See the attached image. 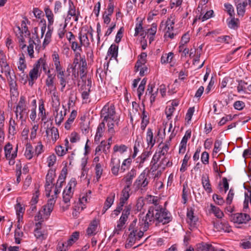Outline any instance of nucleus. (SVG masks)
I'll return each instance as SVG.
<instances>
[{"label": "nucleus", "mask_w": 251, "mask_h": 251, "mask_svg": "<svg viewBox=\"0 0 251 251\" xmlns=\"http://www.w3.org/2000/svg\"><path fill=\"white\" fill-rule=\"evenodd\" d=\"M171 220L170 213L161 205L149 208L146 216L140 221V224L143 226V230L146 231L152 223H155L156 226H159L160 224H167Z\"/></svg>", "instance_id": "nucleus-1"}, {"label": "nucleus", "mask_w": 251, "mask_h": 251, "mask_svg": "<svg viewBox=\"0 0 251 251\" xmlns=\"http://www.w3.org/2000/svg\"><path fill=\"white\" fill-rule=\"evenodd\" d=\"M52 57L55 71L57 73V77L59 79L60 84L61 86V91H63L68 82V77L70 75L69 74L68 75H65V70L60 64L59 55L56 53H54Z\"/></svg>", "instance_id": "nucleus-2"}, {"label": "nucleus", "mask_w": 251, "mask_h": 251, "mask_svg": "<svg viewBox=\"0 0 251 251\" xmlns=\"http://www.w3.org/2000/svg\"><path fill=\"white\" fill-rule=\"evenodd\" d=\"M100 117L103 118L102 122L116 123L118 122V117L116 114L115 107L113 104H105L100 111Z\"/></svg>", "instance_id": "nucleus-3"}, {"label": "nucleus", "mask_w": 251, "mask_h": 251, "mask_svg": "<svg viewBox=\"0 0 251 251\" xmlns=\"http://www.w3.org/2000/svg\"><path fill=\"white\" fill-rule=\"evenodd\" d=\"M14 112L16 115V119L21 121L22 125L25 121L27 117V107L25 104V98L23 96H21L20 100L17 104Z\"/></svg>", "instance_id": "nucleus-4"}, {"label": "nucleus", "mask_w": 251, "mask_h": 251, "mask_svg": "<svg viewBox=\"0 0 251 251\" xmlns=\"http://www.w3.org/2000/svg\"><path fill=\"white\" fill-rule=\"evenodd\" d=\"M249 215L246 213H237L231 215L230 220L231 222L239 224H246L251 220Z\"/></svg>", "instance_id": "nucleus-5"}, {"label": "nucleus", "mask_w": 251, "mask_h": 251, "mask_svg": "<svg viewBox=\"0 0 251 251\" xmlns=\"http://www.w3.org/2000/svg\"><path fill=\"white\" fill-rule=\"evenodd\" d=\"M149 179L150 178L146 175V173L143 172L136 179L135 185H136L137 187L140 188L142 190H146Z\"/></svg>", "instance_id": "nucleus-6"}, {"label": "nucleus", "mask_w": 251, "mask_h": 251, "mask_svg": "<svg viewBox=\"0 0 251 251\" xmlns=\"http://www.w3.org/2000/svg\"><path fill=\"white\" fill-rule=\"evenodd\" d=\"M0 66L2 73H4L6 76L10 75V68L6 61V57L2 50H0Z\"/></svg>", "instance_id": "nucleus-7"}, {"label": "nucleus", "mask_w": 251, "mask_h": 251, "mask_svg": "<svg viewBox=\"0 0 251 251\" xmlns=\"http://www.w3.org/2000/svg\"><path fill=\"white\" fill-rule=\"evenodd\" d=\"M136 219L133 220L129 226L128 230L130 231L129 233H133L134 238H135V240L138 241L143 236L144 232L141 230L138 231L137 227L136 226Z\"/></svg>", "instance_id": "nucleus-8"}, {"label": "nucleus", "mask_w": 251, "mask_h": 251, "mask_svg": "<svg viewBox=\"0 0 251 251\" xmlns=\"http://www.w3.org/2000/svg\"><path fill=\"white\" fill-rule=\"evenodd\" d=\"M56 196H55V198L52 197V198H50L48 200L47 203L42 207L43 211L44 212V215L47 217L46 218H48L49 216L53 210L56 201Z\"/></svg>", "instance_id": "nucleus-9"}, {"label": "nucleus", "mask_w": 251, "mask_h": 251, "mask_svg": "<svg viewBox=\"0 0 251 251\" xmlns=\"http://www.w3.org/2000/svg\"><path fill=\"white\" fill-rule=\"evenodd\" d=\"M5 157L6 158H15L17 155L18 146H17L14 151L12 145L9 143L4 146Z\"/></svg>", "instance_id": "nucleus-10"}, {"label": "nucleus", "mask_w": 251, "mask_h": 251, "mask_svg": "<svg viewBox=\"0 0 251 251\" xmlns=\"http://www.w3.org/2000/svg\"><path fill=\"white\" fill-rule=\"evenodd\" d=\"M38 65L35 63L33 65V68L30 71L29 73V84L33 83V81L36 80L38 77L40 76V72L37 67Z\"/></svg>", "instance_id": "nucleus-11"}, {"label": "nucleus", "mask_w": 251, "mask_h": 251, "mask_svg": "<svg viewBox=\"0 0 251 251\" xmlns=\"http://www.w3.org/2000/svg\"><path fill=\"white\" fill-rule=\"evenodd\" d=\"M234 1L237 4L236 6L238 16L243 17L245 12V7L249 4L248 0L241 2V0H234Z\"/></svg>", "instance_id": "nucleus-12"}, {"label": "nucleus", "mask_w": 251, "mask_h": 251, "mask_svg": "<svg viewBox=\"0 0 251 251\" xmlns=\"http://www.w3.org/2000/svg\"><path fill=\"white\" fill-rule=\"evenodd\" d=\"M7 77L8 83L10 86V90L11 94L15 96L16 94H18L17 92V85L16 83V81L15 80V76L12 77L10 75L6 76Z\"/></svg>", "instance_id": "nucleus-13"}, {"label": "nucleus", "mask_w": 251, "mask_h": 251, "mask_svg": "<svg viewBox=\"0 0 251 251\" xmlns=\"http://www.w3.org/2000/svg\"><path fill=\"white\" fill-rule=\"evenodd\" d=\"M201 183L203 188L208 193H210L212 191L211 185L210 182L209 176L208 175H203L201 176Z\"/></svg>", "instance_id": "nucleus-14"}, {"label": "nucleus", "mask_w": 251, "mask_h": 251, "mask_svg": "<svg viewBox=\"0 0 251 251\" xmlns=\"http://www.w3.org/2000/svg\"><path fill=\"white\" fill-rule=\"evenodd\" d=\"M115 197V194L114 193H111L107 197L106 200L104 202V206L102 210V214H104L106 211L109 209L111 205L113 204Z\"/></svg>", "instance_id": "nucleus-15"}, {"label": "nucleus", "mask_w": 251, "mask_h": 251, "mask_svg": "<svg viewBox=\"0 0 251 251\" xmlns=\"http://www.w3.org/2000/svg\"><path fill=\"white\" fill-rule=\"evenodd\" d=\"M49 95H50L52 103V106L54 108H57L60 106L59 98L56 89L47 92Z\"/></svg>", "instance_id": "nucleus-16"}, {"label": "nucleus", "mask_w": 251, "mask_h": 251, "mask_svg": "<svg viewBox=\"0 0 251 251\" xmlns=\"http://www.w3.org/2000/svg\"><path fill=\"white\" fill-rule=\"evenodd\" d=\"M158 162L160 169L162 170H164L166 167H171L172 165V162L170 161L168 156L166 155H160V159Z\"/></svg>", "instance_id": "nucleus-17"}, {"label": "nucleus", "mask_w": 251, "mask_h": 251, "mask_svg": "<svg viewBox=\"0 0 251 251\" xmlns=\"http://www.w3.org/2000/svg\"><path fill=\"white\" fill-rule=\"evenodd\" d=\"M160 160V156L158 154H154L152 160L151 162V170L152 173L155 172L160 169V166H159V162Z\"/></svg>", "instance_id": "nucleus-18"}, {"label": "nucleus", "mask_w": 251, "mask_h": 251, "mask_svg": "<svg viewBox=\"0 0 251 251\" xmlns=\"http://www.w3.org/2000/svg\"><path fill=\"white\" fill-rule=\"evenodd\" d=\"M160 160V156L158 154H154L152 160L151 162V170L152 173L155 172L160 169V166H159V162Z\"/></svg>", "instance_id": "nucleus-19"}, {"label": "nucleus", "mask_w": 251, "mask_h": 251, "mask_svg": "<svg viewBox=\"0 0 251 251\" xmlns=\"http://www.w3.org/2000/svg\"><path fill=\"white\" fill-rule=\"evenodd\" d=\"M105 132V124L104 122L100 123L97 129L95 137V141H99L102 137Z\"/></svg>", "instance_id": "nucleus-20"}, {"label": "nucleus", "mask_w": 251, "mask_h": 251, "mask_svg": "<svg viewBox=\"0 0 251 251\" xmlns=\"http://www.w3.org/2000/svg\"><path fill=\"white\" fill-rule=\"evenodd\" d=\"M58 107H59L57 108H54L55 111L56 112V115L55 116V122L56 124L60 125L64 119V117L66 115V110L64 111L63 113L62 110H59Z\"/></svg>", "instance_id": "nucleus-21"}, {"label": "nucleus", "mask_w": 251, "mask_h": 251, "mask_svg": "<svg viewBox=\"0 0 251 251\" xmlns=\"http://www.w3.org/2000/svg\"><path fill=\"white\" fill-rule=\"evenodd\" d=\"M80 78L84 81V78H85L86 76V69L87 66V63L85 58V57H80Z\"/></svg>", "instance_id": "nucleus-22"}, {"label": "nucleus", "mask_w": 251, "mask_h": 251, "mask_svg": "<svg viewBox=\"0 0 251 251\" xmlns=\"http://www.w3.org/2000/svg\"><path fill=\"white\" fill-rule=\"evenodd\" d=\"M196 251H216V250L212 245L202 243L197 245Z\"/></svg>", "instance_id": "nucleus-23"}, {"label": "nucleus", "mask_w": 251, "mask_h": 251, "mask_svg": "<svg viewBox=\"0 0 251 251\" xmlns=\"http://www.w3.org/2000/svg\"><path fill=\"white\" fill-rule=\"evenodd\" d=\"M68 144L69 142H66L64 146L59 145L56 147L55 151L58 156H62L66 153L69 149Z\"/></svg>", "instance_id": "nucleus-24"}, {"label": "nucleus", "mask_w": 251, "mask_h": 251, "mask_svg": "<svg viewBox=\"0 0 251 251\" xmlns=\"http://www.w3.org/2000/svg\"><path fill=\"white\" fill-rule=\"evenodd\" d=\"M78 38L79 39L81 46L85 47H89L90 44L87 33H82L80 32L79 33Z\"/></svg>", "instance_id": "nucleus-25"}, {"label": "nucleus", "mask_w": 251, "mask_h": 251, "mask_svg": "<svg viewBox=\"0 0 251 251\" xmlns=\"http://www.w3.org/2000/svg\"><path fill=\"white\" fill-rule=\"evenodd\" d=\"M39 225L37 226V228L34 230V235L37 239L40 241L42 242L43 240L47 239L48 234L45 231H41L39 228Z\"/></svg>", "instance_id": "nucleus-26"}, {"label": "nucleus", "mask_w": 251, "mask_h": 251, "mask_svg": "<svg viewBox=\"0 0 251 251\" xmlns=\"http://www.w3.org/2000/svg\"><path fill=\"white\" fill-rule=\"evenodd\" d=\"M34 152V148L32 146L30 143L27 142L25 146V157L28 160L31 159L33 156Z\"/></svg>", "instance_id": "nucleus-27"}, {"label": "nucleus", "mask_w": 251, "mask_h": 251, "mask_svg": "<svg viewBox=\"0 0 251 251\" xmlns=\"http://www.w3.org/2000/svg\"><path fill=\"white\" fill-rule=\"evenodd\" d=\"M146 201L148 203L153 204V205L150 206L149 208H155V207H157V206H160L159 204V199L157 197L151 196V195H147L146 197Z\"/></svg>", "instance_id": "nucleus-28"}, {"label": "nucleus", "mask_w": 251, "mask_h": 251, "mask_svg": "<svg viewBox=\"0 0 251 251\" xmlns=\"http://www.w3.org/2000/svg\"><path fill=\"white\" fill-rule=\"evenodd\" d=\"M159 151L158 152H155L154 154H158L160 155H167V152L169 149V146L168 144H164L163 142H161L158 145Z\"/></svg>", "instance_id": "nucleus-29"}, {"label": "nucleus", "mask_w": 251, "mask_h": 251, "mask_svg": "<svg viewBox=\"0 0 251 251\" xmlns=\"http://www.w3.org/2000/svg\"><path fill=\"white\" fill-rule=\"evenodd\" d=\"M52 173H48L46 176V183L45 185L46 191H48V193L47 194L48 197H49L50 195V188L51 187L50 185L52 183Z\"/></svg>", "instance_id": "nucleus-30"}, {"label": "nucleus", "mask_w": 251, "mask_h": 251, "mask_svg": "<svg viewBox=\"0 0 251 251\" xmlns=\"http://www.w3.org/2000/svg\"><path fill=\"white\" fill-rule=\"evenodd\" d=\"M118 49L117 45L112 44L108 50L107 55L116 59L118 54Z\"/></svg>", "instance_id": "nucleus-31"}, {"label": "nucleus", "mask_w": 251, "mask_h": 251, "mask_svg": "<svg viewBox=\"0 0 251 251\" xmlns=\"http://www.w3.org/2000/svg\"><path fill=\"white\" fill-rule=\"evenodd\" d=\"M77 115V112L75 110H73L69 116V118L65 124V128L69 130L71 128V125L74 122V120Z\"/></svg>", "instance_id": "nucleus-32"}, {"label": "nucleus", "mask_w": 251, "mask_h": 251, "mask_svg": "<svg viewBox=\"0 0 251 251\" xmlns=\"http://www.w3.org/2000/svg\"><path fill=\"white\" fill-rule=\"evenodd\" d=\"M44 11L48 21V25H52L54 23V16L52 11L49 7H45Z\"/></svg>", "instance_id": "nucleus-33"}, {"label": "nucleus", "mask_w": 251, "mask_h": 251, "mask_svg": "<svg viewBox=\"0 0 251 251\" xmlns=\"http://www.w3.org/2000/svg\"><path fill=\"white\" fill-rule=\"evenodd\" d=\"M18 130V126L15 120L11 118L9 121V133L14 135Z\"/></svg>", "instance_id": "nucleus-34"}, {"label": "nucleus", "mask_w": 251, "mask_h": 251, "mask_svg": "<svg viewBox=\"0 0 251 251\" xmlns=\"http://www.w3.org/2000/svg\"><path fill=\"white\" fill-rule=\"evenodd\" d=\"M97 226V222L96 220H93L87 229L86 232L88 235L92 236L96 234Z\"/></svg>", "instance_id": "nucleus-35"}, {"label": "nucleus", "mask_w": 251, "mask_h": 251, "mask_svg": "<svg viewBox=\"0 0 251 251\" xmlns=\"http://www.w3.org/2000/svg\"><path fill=\"white\" fill-rule=\"evenodd\" d=\"M54 77L52 76L51 74L48 75V78L46 80V85L48 87L49 89L47 90V91H50L54 89H56L55 86L54 85Z\"/></svg>", "instance_id": "nucleus-36"}, {"label": "nucleus", "mask_w": 251, "mask_h": 251, "mask_svg": "<svg viewBox=\"0 0 251 251\" xmlns=\"http://www.w3.org/2000/svg\"><path fill=\"white\" fill-rule=\"evenodd\" d=\"M67 175V169L63 168L62 170V173L59 176L58 179L56 184V186H57L59 188H61L63 185V183L64 182V180L66 178V176Z\"/></svg>", "instance_id": "nucleus-37"}, {"label": "nucleus", "mask_w": 251, "mask_h": 251, "mask_svg": "<svg viewBox=\"0 0 251 251\" xmlns=\"http://www.w3.org/2000/svg\"><path fill=\"white\" fill-rule=\"evenodd\" d=\"M248 83L243 80L238 81V84L237 86V90L239 93H247Z\"/></svg>", "instance_id": "nucleus-38"}, {"label": "nucleus", "mask_w": 251, "mask_h": 251, "mask_svg": "<svg viewBox=\"0 0 251 251\" xmlns=\"http://www.w3.org/2000/svg\"><path fill=\"white\" fill-rule=\"evenodd\" d=\"M126 221L127 220L120 217V219L117 222V225L114 230V233L119 234V232L124 228V226Z\"/></svg>", "instance_id": "nucleus-39"}, {"label": "nucleus", "mask_w": 251, "mask_h": 251, "mask_svg": "<svg viewBox=\"0 0 251 251\" xmlns=\"http://www.w3.org/2000/svg\"><path fill=\"white\" fill-rule=\"evenodd\" d=\"M136 176V171L135 170H131L125 177L126 185L131 186L132 180Z\"/></svg>", "instance_id": "nucleus-40"}, {"label": "nucleus", "mask_w": 251, "mask_h": 251, "mask_svg": "<svg viewBox=\"0 0 251 251\" xmlns=\"http://www.w3.org/2000/svg\"><path fill=\"white\" fill-rule=\"evenodd\" d=\"M187 217L188 222L192 224H195L198 220L197 217L194 215V211L192 208L188 209Z\"/></svg>", "instance_id": "nucleus-41"}, {"label": "nucleus", "mask_w": 251, "mask_h": 251, "mask_svg": "<svg viewBox=\"0 0 251 251\" xmlns=\"http://www.w3.org/2000/svg\"><path fill=\"white\" fill-rule=\"evenodd\" d=\"M151 154V153L150 151H145L142 153L140 157L137 158V162L139 163L140 167H141L143 166V164Z\"/></svg>", "instance_id": "nucleus-42"}, {"label": "nucleus", "mask_w": 251, "mask_h": 251, "mask_svg": "<svg viewBox=\"0 0 251 251\" xmlns=\"http://www.w3.org/2000/svg\"><path fill=\"white\" fill-rule=\"evenodd\" d=\"M173 56L174 54L172 52L163 54L161 57V63L162 64H166L171 62Z\"/></svg>", "instance_id": "nucleus-43"}, {"label": "nucleus", "mask_w": 251, "mask_h": 251, "mask_svg": "<svg viewBox=\"0 0 251 251\" xmlns=\"http://www.w3.org/2000/svg\"><path fill=\"white\" fill-rule=\"evenodd\" d=\"M36 65H38L37 67H38V69L41 72V69L46 73L47 70V64L46 63V61L45 59L43 58H40L36 62Z\"/></svg>", "instance_id": "nucleus-44"}, {"label": "nucleus", "mask_w": 251, "mask_h": 251, "mask_svg": "<svg viewBox=\"0 0 251 251\" xmlns=\"http://www.w3.org/2000/svg\"><path fill=\"white\" fill-rule=\"evenodd\" d=\"M136 241H137L135 240V238H134V235L133 233H129L126 240L125 248L126 249L130 248L134 245Z\"/></svg>", "instance_id": "nucleus-45"}, {"label": "nucleus", "mask_w": 251, "mask_h": 251, "mask_svg": "<svg viewBox=\"0 0 251 251\" xmlns=\"http://www.w3.org/2000/svg\"><path fill=\"white\" fill-rule=\"evenodd\" d=\"M26 68V65L25 60V57L23 54L20 57L18 63V69L23 73L25 69Z\"/></svg>", "instance_id": "nucleus-46"}, {"label": "nucleus", "mask_w": 251, "mask_h": 251, "mask_svg": "<svg viewBox=\"0 0 251 251\" xmlns=\"http://www.w3.org/2000/svg\"><path fill=\"white\" fill-rule=\"evenodd\" d=\"M79 232L75 231L73 233L70 238L67 241V246H71L79 238Z\"/></svg>", "instance_id": "nucleus-47"}, {"label": "nucleus", "mask_w": 251, "mask_h": 251, "mask_svg": "<svg viewBox=\"0 0 251 251\" xmlns=\"http://www.w3.org/2000/svg\"><path fill=\"white\" fill-rule=\"evenodd\" d=\"M39 116L41 117V120L44 121L46 119V110L44 107V104L43 101H42L39 103Z\"/></svg>", "instance_id": "nucleus-48"}, {"label": "nucleus", "mask_w": 251, "mask_h": 251, "mask_svg": "<svg viewBox=\"0 0 251 251\" xmlns=\"http://www.w3.org/2000/svg\"><path fill=\"white\" fill-rule=\"evenodd\" d=\"M115 123H109L107 124L108 126V130H107V135H108V139L107 141H111L112 139V136L115 133V130L114 129V127Z\"/></svg>", "instance_id": "nucleus-49"}, {"label": "nucleus", "mask_w": 251, "mask_h": 251, "mask_svg": "<svg viewBox=\"0 0 251 251\" xmlns=\"http://www.w3.org/2000/svg\"><path fill=\"white\" fill-rule=\"evenodd\" d=\"M111 144L110 142H100V145L98 146L96 149V152H98L102 151L103 152L106 151V149H109Z\"/></svg>", "instance_id": "nucleus-50"}, {"label": "nucleus", "mask_w": 251, "mask_h": 251, "mask_svg": "<svg viewBox=\"0 0 251 251\" xmlns=\"http://www.w3.org/2000/svg\"><path fill=\"white\" fill-rule=\"evenodd\" d=\"M251 203V189H247V192L245 193V200L244 202V208L248 207L249 202Z\"/></svg>", "instance_id": "nucleus-51"}, {"label": "nucleus", "mask_w": 251, "mask_h": 251, "mask_svg": "<svg viewBox=\"0 0 251 251\" xmlns=\"http://www.w3.org/2000/svg\"><path fill=\"white\" fill-rule=\"evenodd\" d=\"M211 211L214 214L215 216L218 218H221L224 215L223 212L218 207L213 204L210 205Z\"/></svg>", "instance_id": "nucleus-52"}, {"label": "nucleus", "mask_w": 251, "mask_h": 251, "mask_svg": "<svg viewBox=\"0 0 251 251\" xmlns=\"http://www.w3.org/2000/svg\"><path fill=\"white\" fill-rule=\"evenodd\" d=\"M29 45L27 47V52L31 58L33 57V53H34V45H36V43L31 38H29Z\"/></svg>", "instance_id": "nucleus-53"}, {"label": "nucleus", "mask_w": 251, "mask_h": 251, "mask_svg": "<svg viewBox=\"0 0 251 251\" xmlns=\"http://www.w3.org/2000/svg\"><path fill=\"white\" fill-rule=\"evenodd\" d=\"M23 236V232L21 231L20 227L18 226V228L15 231V240L16 244H20L21 242V238Z\"/></svg>", "instance_id": "nucleus-54"}, {"label": "nucleus", "mask_w": 251, "mask_h": 251, "mask_svg": "<svg viewBox=\"0 0 251 251\" xmlns=\"http://www.w3.org/2000/svg\"><path fill=\"white\" fill-rule=\"evenodd\" d=\"M131 208H132V207H131V205H128L126 206L123 210L122 214L121 216V218L127 220L128 219V216L130 214V212L131 210Z\"/></svg>", "instance_id": "nucleus-55"}, {"label": "nucleus", "mask_w": 251, "mask_h": 251, "mask_svg": "<svg viewBox=\"0 0 251 251\" xmlns=\"http://www.w3.org/2000/svg\"><path fill=\"white\" fill-rule=\"evenodd\" d=\"M130 186L126 185L122 192V197L120 199L126 200L127 201V200L128 199L129 197V192L130 190Z\"/></svg>", "instance_id": "nucleus-56"}, {"label": "nucleus", "mask_w": 251, "mask_h": 251, "mask_svg": "<svg viewBox=\"0 0 251 251\" xmlns=\"http://www.w3.org/2000/svg\"><path fill=\"white\" fill-rule=\"evenodd\" d=\"M46 217H47L44 215V212L43 211V209H42V210H40L38 212L37 215L35 217V220L39 221L38 223L36 224V226H38V225H40L41 222L43 221L44 219H47L48 218H46Z\"/></svg>", "instance_id": "nucleus-57"}, {"label": "nucleus", "mask_w": 251, "mask_h": 251, "mask_svg": "<svg viewBox=\"0 0 251 251\" xmlns=\"http://www.w3.org/2000/svg\"><path fill=\"white\" fill-rule=\"evenodd\" d=\"M227 226H228L227 224H223L222 223H214V227L217 231H220L222 229H224V228L226 227V231L227 232H229V229H227V228H229V227H228Z\"/></svg>", "instance_id": "nucleus-58"}, {"label": "nucleus", "mask_w": 251, "mask_h": 251, "mask_svg": "<svg viewBox=\"0 0 251 251\" xmlns=\"http://www.w3.org/2000/svg\"><path fill=\"white\" fill-rule=\"evenodd\" d=\"M95 171H96V177L97 179V180L98 181L99 179L100 178L102 172H103V169L102 167V165L100 163H97L96 164V167H95Z\"/></svg>", "instance_id": "nucleus-59"}, {"label": "nucleus", "mask_w": 251, "mask_h": 251, "mask_svg": "<svg viewBox=\"0 0 251 251\" xmlns=\"http://www.w3.org/2000/svg\"><path fill=\"white\" fill-rule=\"evenodd\" d=\"M149 123V120L147 118V115L145 114V111L144 110L142 113V122H141V128L144 130L147 125Z\"/></svg>", "instance_id": "nucleus-60"}, {"label": "nucleus", "mask_w": 251, "mask_h": 251, "mask_svg": "<svg viewBox=\"0 0 251 251\" xmlns=\"http://www.w3.org/2000/svg\"><path fill=\"white\" fill-rule=\"evenodd\" d=\"M77 13V11H76L73 2L70 0H69V9L68 12V16L69 15L71 16H75V14Z\"/></svg>", "instance_id": "nucleus-61"}, {"label": "nucleus", "mask_w": 251, "mask_h": 251, "mask_svg": "<svg viewBox=\"0 0 251 251\" xmlns=\"http://www.w3.org/2000/svg\"><path fill=\"white\" fill-rule=\"evenodd\" d=\"M231 19L228 23V26L230 28L236 29L238 27V19H235L234 17H231Z\"/></svg>", "instance_id": "nucleus-62"}, {"label": "nucleus", "mask_w": 251, "mask_h": 251, "mask_svg": "<svg viewBox=\"0 0 251 251\" xmlns=\"http://www.w3.org/2000/svg\"><path fill=\"white\" fill-rule=\"evenodd\" d=\"M81 89L83 90V92L81 93V96L83 100H87L89 98V93L90 92V89H87L86 88V86L82 85L81 86Z\"/></svg>", "instance_id": "nucleus-63"}, {"label": "nucleus", "mask_w": 251, "mask_h": 251, "mask_svg": "<svg viewBox=\"0 0 251 251\" xmlns=\"http://www.w3.org/2000/svg\"><path fill=\"white\" fill-rule=\"evenodd\" d=\"M76 185V179L74 178H72L69 181V182L68 184L65 189H66L67 191H68L70 192H73L72 190L73 188H74L75 187Z\"/></svg>", "instance_id": "nucleus-64"}]
</instances>
